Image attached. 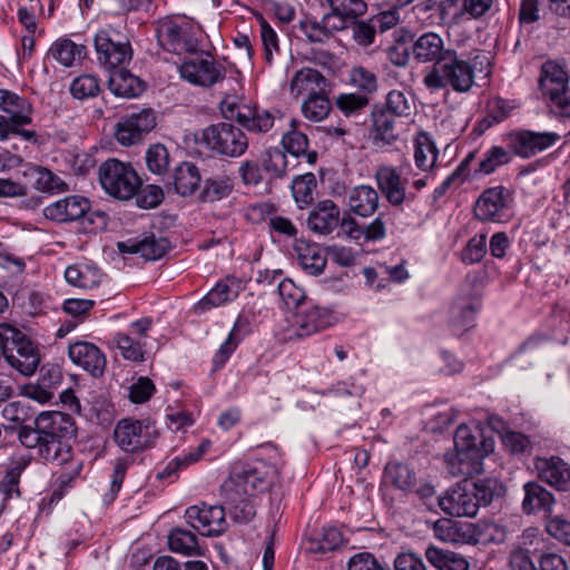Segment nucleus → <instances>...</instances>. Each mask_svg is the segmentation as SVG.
Masks as SVG:
<instances>
[{"label":"nucleus","instance_id":"f03ea898","mask_svg":"<svg viewBox=\"0 0 570 570\" xmlns=\"http://www.w3.org/2000/svg\"><path fill=\"white\" fill-rule=\"evenodd\" d=\"M0 347L8 364L24 376L32 375L39 363L38 346L20 330L0 325Z\"/></svg>","mask_w":570,"mask_h":570},{"label":"nucleus","instance_id":"cd10ccee","mask_svg":"<svg viewBox=\"0 0 570 570\" xmlns=\"http://www.w3.org/2000/svg\"><path fill=\"white\" fill-rule=\"evenodd\" d=\"M433 530L435 537L444 542L464 544L474 541L471 523L442 518L434 523Z\"/></svg>","mask_w":570,"mask_h":570},{"label":"nucleus","instance_id":"864d4df0","mask_svg":"<svg viewBox=\"0 0 570 570\" xmlns=\"http://www.w3.org/2000/svg\"><path fill=\"white\" fill-rule=\"evenodd\" d=\"M384 478L386 482L392 483L401 490H409L414 484V474L411 469L406 464L399 462L386 464Z\"/></svg>","mask_w":570,"mask_h":570},{"label":"nucleus","instance_id":"49530a36","mask_svg":"<svg viewBox=\"0 0 570 570\" xmlns=\"http://www.w3.org/2000/svg\"><path fill=\"white\" fill-rule=\"evenodd\" d=\"M168 546L176 553L185 556L200 554L196 535L185 529H173L168 534Z\"/></svg>","mask_w":570,"mask_h":570},{"label":"nucleus","instance_id":"c9c22d12","mask_svg":"<svg viewBox=\"0 0 570 570\" xmlns=\"http://www.w3.org/2000/svg\"><path fill=\"white\" fill-rule=\"evenodd\" d=\"M38 454L45 461L63 465L72 459L71 446L61 441L60 436H43Z\"/></svg>","mask_w":570,"mask_h":570},{"label":"nucleus","instance_id":"a878e982","mask_svg":"<svg viewBox=\"0 0 570 570\" xmlns=\"http://www.w3.org/2000/svg\"><path fill=\"white\" fill-rule=\"evenodd\" d=\"M232 111L236 121L250 132L265 134L274 125V116L257 106L243 104L236 106Z\"/></svg>","mask_w":570,"mask_h":570},{"label":"nucleus","instance_id":"69168bd1","mask_svg":"<svg viewBox=\"0 0 570 570\" xmlns=\"http://www.w3.org/2000/svg\"><path fill=\"white\" fill-rule=\"evenodd\" d=\"M70 92L77 99L94 97L99 92L98 80L91 75L79 76L71 82Z\"/></svg>","mask_w":570,"mask_h":570},{"label":"nucleus","instance_id":"e2e57ef3","mask_svg":"<svg viewBox=\"0 0 570 570\" xmlns=\"http://www.w3.org/2000/svg\"><path fill=\"white\" fill-rule=\"evenodd\" d=\"M346 570H390L389 567L379 560L371 552H357L353 554L347 563Z\"/></svg>","mask_w":570,"mask_h":570},{"label":"nucleus","instance_id":"aec40b11","mask_svg":"<svg viewBox=\"0 0 570 570\" xmlns=\"http://www.w3.org/2000/svg\"><path fill=\"white\" fill-rule=\"evenodd\" d=\"M68 354L72 363L82 367L94 377H99L106 368V357L92 343L76 342L69 345Z\"/></svg>","mask_w":570,"mask_h":570},{"label":"nucleus","instance_id":"774afa93","mask_svg":"<svg viewBox=\"0 0 570 570\" xmlns=\"http://www.w3.org/2000/svg\"><path fill=\"white\" fill-rule=\"evenodd\" d=\"M350 77L351 82L366 94L374 92L377 88L376 76L362 66L353 67Z\"/></svg>","mask_w":570,"mask_h":570},{"label":"nucleus","instance_id":"4d7b16f0","mask_svg":"<svg viewBox=\"0 0 570 570\" xmlns=\"http://www.w3.org/2000/svg\"><path fill=\"white\" fill-rule=\"evenodd\" d=\"M331 10L343 18L356 20L365 14L367 4L364 0H324Z\"/></svg>","mask_w":570,"mask_h":570},{"label":"nucleus","instance_id":"a18cd8bd","mask_svg":"<svg viewBox=\"0 0 570 570\" xmlns=\"http://www.w3.org/2000/svg\"><path fill=\"white\" fill-rule=\"evenodd\" d=\"M302 114L309 121L318 122L325 119L332 110V104L325 91L308 96L302 102Z\"/></svg>","mask_w":570,"mask_h":570},{"label":"nucleus","instance_id":"f704fd0d","mask_svg":"<svg viewBox=\"0 0 570 570\" xmlns=\"http://www.w3.org/2000/svg\"><path fill=\"white\" fill-rule=\"evenodd\" d=\"M523 489L522 509L525 513L531 514L540 510L549 511L551 509L554 498L542 485L537 482H527Z\"/></svg>","mask_w":570,"mask_h":570},{"label":"nucleus","instance_id":"5fc2aeb1","mask_svg":"<svg viewBox=\"0 0 570 570\" xmlns=\"http://www.w3.org/2000/svg\"><path fill=\"white\" fill-rule=\"evenodd\" d=\"M413 108V101L403 91L392 90L387 94L385 108H381V110L387 111L395 118H407L411 116Z\"/></svg>","mask_w":570,"mask_h":570},{"label":"nucleus","instance_id":"6e6d98bb","mask_svg":"<svg viewBox=\"0 0 570 570\" xmlns=\"http://www.w3.org/2000/svg\"><path fill=\"white\" fill-rule=\"evenodd\" d=\"M262 167L271 178H282L287 169L286 155L278 148H269L263 155Z\"/></svg>","mask_w":570,"mask_h":570},{"label":"nucleus","instance_id":"bf43d9fd","mask_svg":"<svg viewBox=\"0 0 570 570\" xmlns=\"http://www.w3.org/2000/svg\"><path fill=\"white\" fill-rule=\"evenodd\" d=\"M511 161L510 153L501 146H493L485 151L480 161L479 170L484 174L493 173L499 166Z\"/></svg>","mask_w":570,"mask_h":570},{"label":"nucleus","instance_id":"6ab92c4d","mask_svg":"<svg viewBox=\"0 0 570 570\" xmlns=\"http://www.w3.org/2000/svg\"><path fill=\"white\" fill-rule=\"evenodd\" d=\"M454 448L481 465V461L493 451L494 442L491 438L475 435L465 426L460 425L454 434Z\"/></svg>","mask_w":570,"mask_h":570},{"label":"nucleus","instance_id":"5701e85b","mask_svg":"<svg viewBox=\"0 0 570 570\" xmlns=\"http://www.w3.org/2000/svg\"><path fill=\"white\" fill-rule=\"evenodd\" d=\"M568 82V75L560 65L553 61L542 65L539 86L543 96L548 97L552 104L566 95Z\"/></svg>","mask_w":570,"mask_h":570},{"label":"nucleus","instance_id":"ea45409f","mask_svg":"<svg viewBox=\"0 0 570 570\" xmlns=\"http://www.w3.org/2000/svg\"><path fill=\"white\" fill-rule=\"evenodd\" d=\"M298 264L303 271L312 276L323 273L326 266V253L322 254L321 248L315 245H303L296 248Z\"/></svg>","mask_w":570,"mask_h":570},{"label":"nucleus","instance_id":"13d9d810","mask_svg":"<svg viewBox=\"0 0 570 570\" xmlns=\"http://www.w3.org/2000/svg\"><path fill=\"white\" fill-rule=\"evenodd\" d=\"M493 0H463L461 10L453 13L452 22L459 23L464 14L473 19H480L493 7Z\"/></svg>","mask_w":570,"mask_h":570},{"label":"nucleus","instance_id":"dca6fc26","mask_svg":"<svg viewBox=\"0 0 570 570\" xmlns=\"http://www.w3.org/2000/svg\"><path fill=\"white\" fill-rule=\"evenodd\" d=\"M475 494L472 493L469 482L459 483L451 488L443 497L439 498V505L442 511L452 517H475L478 501L474 500Z\"/></svg>","mask_w":570,"mask_h":570},{"label":"nucleus","instance_id":"680f3d73","mask_svg":"<svg viewBox=\"0 0 570 570\" xmlns=\"http://www.w3.org/2000/svg\"><path fill=\"white\" fill-rule=\"evenodd\" d=\"M278 294L288 308H299L303 306L305 293L295 285L292 279L285 278L278 285Z\"/></svg>","mask_w":570,"mask_h":570},{"label":"nucleus","instance_id":"7c9ffc66","mask_svg":"<svg viewBox=\"0 0 570 570\" xmlns=\"http://www.w3.org/2000/svg\"><path fill=\"white\" fill-rule=\"evenodd\" d=\"M326 86V78L318 70L303 68L294 73L289 89L295 97L304 94L308 97L325 91Z\"/></svg>","mask_w":570,"mask_h":570},{"label":"nucleus","instance_id":"de8ad7c7","mask_svg":"<svg viewBox=\"0 0 570 570\" xmlns=\"http://www.w3.org/2000/svg\"><path fill=\"white\" fill-rule=\"evenodd\" d=\"M236 296L237 292L233 291L226 283H217V285L194 306V311L196 314L205 313L213 307L220 306L234 299Z\"/></svg>","mask_w":570,"mask_h":570},{"label":"nucleus","instance_id":"b1692460","mask_svg":"<svg viewBox=\"0 0 570 570\" xmlns=\"http://www.w3.org/2000/svg\"><path fill=\"white\" fill-rule=\"evenodd\" d=\"M120 253L140 254L147 261L161 258L169 249V242L165 237H156L154 234L140 239H129L118 243Z\"/></svg>","mask_w":570,"mask_h":570},{"label":"nucleus","instance_id":"2f4dec72","mask_svg":"<svg viewBox=\"0 0 570 570\" xmlns=\"http://www.w3.org/2000/svg\"><path fill=\"white\" fill-rule=\"evenodd\" d=\"M35 426L43 436H61L73 433L71 416L58 411L41 412L35 420Z\"/></svg>","mask_w":570,"mask_h":570},{"label":"nucleus","instance_id":"0eeeda50","mask_svg":"<svg viewBox=\"0 0 570 570\" xmlns=\"http://www.w3.org/2000/svg\"><path fill=\"white\" fill-rule=\"evenodd\" d=\"M156 36L161 48L176 55L194 53L198 41L188 21L165 19L158 22Z\"/></svg>","mask_w":570,"mask_h":570},{"label":"nucleus","instance_id":"79ce46f5","mask_svg":"<svg viewBox=\"0 0 570 570\" xmlns=\"http://www.w3.org/2000/svg\"><path fill=\"white\" fill-rule=\"evenodd\" d=\"M292 127H295V120L291 122ZM282 144L284 149L292 154L295 157L305 156L308 164H314L316 161V153L308 151V139L307 136L295 128L287 131L282 137Z\"/></svg>","mask_w":570,"mask_h":570},{"label":"nucleus","instance_id":"72a5a7b5","mask_svg":"<svg viewBox=\"0 0 570 570\" xmlns=\"http://www.w3.org/2000/svg\"><path fill=\"white\" fill-rule=\"evenodd\" d=\"M425 558L438 570H469L470 567L462 554L435 546L425 549Z\"/></svg>","mask_w":570,"mask_h":570},{"label":"nucleus","instance_id":"9d476101","mask_svg":"<svg viewBox=\"0 0 570 570\" xmlns=\"http://www.w3.org/2000/svg\"><path fill=\"white\" fill-rule=\"evenodd\" d=\"M183 79L199 87H212L225 78L226 69L209 55L185 60L179 67Z\"/></svg>","mask_w":570,"mask_h":570},{"label":"nucleus","instance_id":"09e8293b","mask_svg":"<svg viewBox=\"0 0 570 570\" xmlns=\"http://www.w3.org/2000/svg\"><path fill=\"white\" fill-rule=\"evenodd\" d=\"M148 170L157 176L167 174L171 157L168 148L163 144H154L148 147L145 155Z\"/></svg>","mask_w":570,"mask_h":570},{"label":"nucleus","instance_id":"37998d69","mask_svg":"<svg viewBox=\"0 0 570 570\" xmlns=\"http://www.w3.org/2000/svg\"><path fill=\"white\" fill-rule=\"evenodd\" d=\"M438 149L431 138L421 132L414 140V160L417 168L426 171L434 167Z\"/></svg>","mask_w":570,"mask_h":570},{"label":"nucleus","instance_id":"473e14b6","mask_svg":"<svg viewBox=\"0 0 570 570\" xmlns=\"http://www.w3.org/2000/svg\"><path fill=\"white\" fill-rule=\"evenodd\" d=\"M108 87L112 94L124 98L136 97L144 90L139 78L119 67L110 70Z\"/></svg>","mask_w":570,"mask_h":570},{"label":"nucleus","instance_id":"c85d7f7f","mask_svg":"<svg viewBox=\"0 0 570 570\" xmlns=\"http://www.w3.org/2000/svg\"><path fill=\"white\" fill-rule=\"evenodd\" d=\"M371 135L374 145L379 147L394 144L399 138L396 118L381 109L373 111Z\"/></svg>","mask_w":570,"mask_h":570},{"label":"nucleus","instance_id":"f257e3e1","mask_svg":"<svg viewBox=\"0 0 570 570\" xmlns=\"http://www.w3.org/2000/svg\"><path fill=\"white\" fill-rule=\"evenodd\" d=\"M490 72L491 62L485 52L476 51L472 57L463 58L453 49L440 63L428 69L423 83L432 91L449 87L458 94H466L473 88L476 73L487 77Z\"/></svg>","mask_w":570,"mask_h":570},{"label":"nucleus","instance_id":"3c124183","mask_svg":"<svg viewBox=\"0 0 570 570\" xmlns=\"http://www.w3.org/2000/svg\"><path fill=\"white\" fill-rule=\"evenodd\" d=\"M316 188V178L314 174L308 173L297 176L292 183V194L296 204L302 208L311 204L314 199V189Z\"/></svg>","mask_w":570,"mask_h":570},{"label":"nucleus","instance_id":"a211bd4d","mask_svg":"<svg viewBox=\"0 0 570 570\" xmlns=\"http://www.w3.org/2000/svg\"><path fill=\"white\" fill-rule=\"evenodd\" d=\"M264 483L257 471L250 466L235 470L232 475L222 484V494L232 501L240 497H252Z\"/></svg>","mask_w":570,"mask_h":570},{"label":"nucleus","instance_id":"603ef678","mask_svg":"<svg viewBox=\"0 0 570 570\" xmlns=\"http://www.w3.org/2000/svg\"><path fill=\"white\" fill-rule=\"evenodd\" d=\"M444 462L450 474L453 476L470 475L474 472H479L480 464L472 461L468 454H463L460 451L446 453L444 455Z\"/></svg>","mask_w":570,"mask_h":570},{"label":"nucleus","instance_id":"f3484780","mask_svg":"<svg viewBox=\"0 0 570 570\" xmlns=\"http://www.w3.org/2000/svg\"><path fill=\"white\" fill-rule=\"evenodd\" d=\"M453 48L445 46L444 39L434 31H426L411 45L412 58L420 65H438Z\"/></svg>","mask_w":570,"mask_h":570},{"label":"nucleus","instance_id":"423d86ee","mask_svg":"<svg viewBox=\"0 0 570 570\" xmlns=\"http://www.w3.org/2000/svg\"><path fill=\"white\" fill-rule=\"evenodd\" d=\"M43 216L58 223H67L87 218L90 223L99 219L102 227L107 224V215L102 212L90 213V202L79 195L67 196L43 208Z\"/></svg>","mask_w":570,"mask_h":570},{"label":"nucleus","instance_id":"0e129e2a","mask_svg":"<svg viewBox=\"0 0 570 570\" xmlns=\"http://www.w3.org/2000/svg\"><path fill=\"white\" fill-rule=\"evenodd\" d=\"M247 325L246 320H243L242 317H238L234 324V327L232 332L229 333L226 341L220 345L218 352L214 356V363L218 366H222L225 364V362L228 360L230 354L234 352L238 344V340L236 338L237 332L243 330Z\"/></svg>","mask_w":570,"mask_h":570},{"label":"nucleus","instance_id":"7ed1b4c3","mask_svg":"<svg viewBox=\"0 0 570 570\" xmlns=\"http://www.w3.org/2000/svg\"><path fill=\"white\" fill-rule=\"evenodd\" d=\"M104 190L119 200L131 199L141 187V179L129 163L116 158L104 161L98 169Z\"/></svg>","mask_w":570,"mask_h":570},{"label":"nucleus","instance_id":"4c0bfd02","mask_svg":"<svg viewBox=\"0 0 570 570\" xmlns=\"http://www.w3.org/2000/svg\"><path fill=\"white\" fill-rule=\"evenodd\" d=\"M234 178L219 175L204 181L199 199L204 203H214L228 197L234 190Z\"/></svg>","mask_w":570,"mask_h":570},{"label":"nucleus","instance_id":"4be33fe9","mask_svg":"<svg viewBox=\"0 0 570 570\" xmlns=\"http://www.w3.org/2000/svg\"><path fill=\"white\" fill-rule=\"evenodd\" d=\"M507 198L508 191L502 186L484 190L475 203V217L483 222H501Z\"/></svg>","mask_w":570,"mask_h":570},{"label":"nucleus","instance_id":"ddd939ff","mask_svg":"<svg viewBox=\"0 0 570 570\" xmlns=\"http://www.w3.org/2000/svg\"><path fill=\"white\" fill-rule=\"evenodd\" d=\"M404 166L383 165L374 174L380 190L392 206H401L405 200L414 198L413 194H406L407 179L404 177Z\"/></svg>","mask_w":570,"mask_h":570},{"label":"nucleus","instance_id":"8fccbe9b","mask_svg":"<svg viewBox=\"0 0 570 570\" xmlns=\"http://www.w3.org/2000/svg\"><path fill=\"white\" fill-rule=\"evenodd\" d=\"M478 305L473 302H456L451 309V326L454 333H462L473 326Z\"/></svg>","mask_w":570,"mask_h":570},{"label":"nucleus","instance_id":"1a4fd4ad","mask_svg":"<svg viewBox=\"0 0 570 570\" xmlns=\"http://www.w3.org/2000/svg\"><path fill=\"white\" fill-rule=\"evenodd\" d=\"M225 509L206 503L191 505L185 511L186 522L205 537H219L227 530Z\"/></svg>","mask_w":570,"mask_h":570},{"label":"nucleus","instance_id":"bb28decb","mask_svg":"<svg viewBox=\"0 0 570 570\" xmlns=\"http://www.w3.org/2000/svg\"><path fill=\"white\" fill-rule=\"evenodd\" d=\"M200 180L198 168L193 163L183 161L175 167L167 188H173L176 194L186 197L198 189Z\"/></svg>","mask_w":570,"mask_h":570},{"label":"nucleus","instance_id":"2eb2a0df","mask_svg":"<svg viewBox=\"0 0 570 570\" xmlns=\"http://www.w3.org/2000/svg\"><path fill=\"white\" fill-rule=\"evenodd\" d=\"M155 126V112L150 109H142L126 116L118 122L116 138L124 146H131L139 142L144 135L151 131Z\"/></svg>","mask_w":570,"mask_h":570},{"label":"nucleus","instance_id":"4468645a","mask_svg":"<svg viewBox=\"0 0 570 570\" xmlns=\"http://www.w3.org/2000/svg\"><path fill=\"white\" fill-rule=\"evenodd\" d=\"M333 323L331 309L316 305L304 304L294 315V335L298 338L320 332Z\"/></svg>","mask_w":570,"mask_h":570},{"label":"nucleus","instance_id":"6e6552de","mask_svg":"<svg viewBox=\"0 0 570 570\" xmlns=\"http://www.w3.org/2000/svg\"><path fill=\"white\" fill-rule=\"evenodd\" d=\"M0 140L10 139V132L17 130L18 125L31 122L32 107L30 102L10 90L0 89Z\"/></svg>","mask_w":570,"mask_h":570},{"label":"nucleus","instance_id":"20e7f679","mask_svg":"<svg viewBox=\"0 0 570 570\" xmlns=\"http://www.w3.org/2000/svg\"><path fill=\"white\" fill-rule=\"evenodd\" d=\"M203 141L218 155L238 158L248 148L246 134L230 122H218L206 127L203 130Z\"/></svg>","mask_w":570,"mask_h":570},{"label":"nucleus","instance_id":"39448f33","mask_svg":"<svg viewBox=\"0 0 570 570\" xmlns=\"http://www.w3.org/2000/svg\"><path fill=\"white\" fill-rule=\"evenodd\" d=\"M159 431L148 420H120L114 430V440L125 452L135 453L145 451L155 445Z\"/></svg>","mask_w":570,"mask_h":570},{"label":"nucleus","instance_id":"052dcab7","mask_svg":"<svg viewBox=\"0 0 570 570\" xmlns=\"http://www.w3.org/2000/svg\"><path fill=\"white\" fill-rule=\"evenodd\" d=\"M546 531L557 541L570 547V521L561 515L548 514Z\"/></svg>","mask_w":570,"mask_h":570},{"label":"nucleus","instance_id":"393cba45","mask_svg":"<svg viewBox=\"0 0 570 570\" xmlns=\"http://www.w3.org/2000/svg\"><path fill=\"white\" fill-rule=\"evenodd\" d=\"M340 213L333 200L318 202L308 215L307 226L313 233L328 235L338 226Z\"/></svg>","mask_w":570,"mask_h":570},{"label":"nucleus","instance_id":"f8f14e48","mask_svg":"<svg viewBox=\"0 0 570 570\" xmlns=\"http://www.w3.org/2000/svg\"><path fill=\"white\" fill-rule=\"evenodd\" d=\"M509 148L521 158H530L553 146L559 135L551 131L514 130L508 134Z\"/></svg>","mask_w":570,"mask_h":570},{"label":"nucleus","instance_id":"338daca9","mask_svg":"<svg viewBox=\"0 0 570 570\" xmlns=\"http://www.w3.org/2000/svg\"><path fill=\"white\" fill-rule=\"evenodd\" d=\"M230 515L240 523H247L255 517V509L248 501V497H240L236 501L225 498Z\"/></svg>","mask_w":570,"mask_h":570},{"label":"nucleus","instance_id":"e433bc0d","mask_svg":"<svg viewBox=\"0 0 570 570\" xmlns=\"http://www.w3.org/2000/svg\"><path fill=\"white\" fill-rule=\"evenodd\" d=\"M65 278L75 287L90 289L99 285L102 274L95 266L79 264L68 266L65 271Z\"/></svg>","mask_w":570,"mask_h":570},{"label":"nucleus","instance_id":"c756f323","mask_svg":"<svg viewBox=\"0 0 570 570\" xmlns=\"http://www.w3.org/2000/svg\"><path fill=\"white\" fill-rule=\"evenodd\" d=\"M379 203V193L372 186L360 185L348 191L350 209L361 217L372 216L377 210Z\"/></svg>","mask_w":570,"mask_h":570},{"label":"nucleus","instance_id":"58836bf2","mask_svg":"<svg viewBox=\"0 0 570 570\" xmlns=\"http://www.w3.org/2000/svg\"><path fill=\"white\" fill-rule=\"evenodd\" d=\"M48 55L62 66L70 67L86 56V47L70 39H58L51 45Z\"/></svg>","mask_w":570,"mask_h":570},{"label":"nucleus","instance_id":"a19ab883","mask_svg":"<svg viewBox=\"0 0 570 570\" xmlns=\"http://www.w3.org/2000/svg\"><path fill=\"white\" fill-rule=\"evenodd\" d=\"M472 493L475 494L474 500L478 501V509L488 507L493 500L504 495L505 488L497 479H481L469 483Z\"/></svg>","mask_w":570,"mask_h":570},{"label":"nucleus","instance_id":"412c9836","mask_svg":"<svg viewBox=\"0 0 570 570\" xmlns=\"http://www.w3.org/2000/svg\"><path fill=\"white\" fill-rule=\"evenodd\" d=\"M535 469L541 481L559 491L570 490V465L559 456L537 459Z\"/></svg>","mask_w":570,"mask_h":570},{"label":"nucleus","instance_id":"9b49d317","mask_svg":"<svg viewBox=\"0 0 570 570\" xmlns=\"http://www.w3.org/2000/svg\"><path fill=\"white\" fill-rule=\"evenodd\" d=\"M118 33L110 30H100L95 36V48L98 61L109 71L120 67L131 58L128 41L117 40Z\"/></svg>","mask_w":570,"mask_h":570},{"label":"nucleus","instance_id":"c03bdc74","mask_svg":"<svg viewBox=\"0 0 570 570\" xmlns=\"http://www.w3.org/2000/svg\"><path fill=\"white\" fill-rule=\"evenodd\" d=\"M299 31L312 43H325L333 37V26L325 22L324 16L321 20L304 18L298 22Z\"/></svg>","mask_w":570,"mask_h":570}]
</instances>
